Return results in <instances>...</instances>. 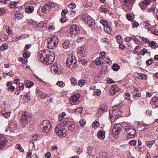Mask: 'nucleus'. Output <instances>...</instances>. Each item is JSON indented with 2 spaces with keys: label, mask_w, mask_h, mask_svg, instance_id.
Segmentation results:
<instances>
[{
  "label": "nucleus",
  "mask_w": 158,
  "mask_h": 158,
  "mask_svg": "<svg viewBox=\"0 0 158 158\" xmlns=\"http://www.w3.org/2000/svg\"><path fill=\"white\" fill-rule=\"evenodd\" d=\"M55 56L54 52L45 49L39 53L38 58L40 62L46 64H50L54 61L55 59Z\"/></svg>",
  "instance_id": "obj_1"
},
{
  "label": "nucleus",
  "mask_w": 158,
  "mask_h": 158,
  "mask_svg": "<svg viewBox=\"0 0 158 158\" xmlns=\"http://www.w3.org/2000/svg\"><path fill=\"white\" fill-rule=\"evenodd\" d=\"M122 104H119L113 107L111 111H109L110 118L112 120H115L118 118L119 116L121 115V112L120 110Z\"/></svg>",
  "instance_id": "obj_2"
},
{
  "label": "nucleus",
  "mask_w": 158,
  "mask_h": 158,
  "mask_svg": "<svg viewBox=\"0 0 158 158\" xmlns=\"http://www.w3.org/2000/svg\"><path fill=\"white\" fill-rule=\"evenodd\" d=\"M52 127V124L48 120L44 121L40 126V131L46 133H49L51 131Z\"/></svg>",
  "instance_id": "obj_3"
},
{
  "label": "nucleus",
  "mask_w": 158,
  "mask_h": 158,
  "mask_svg": "<svg viewBox=\"0 0 158 158\" xmlns=\"http://www.w3.org/2000/svg\"><path fill=\"white\" fill-rule=\"evenodd\" d=\"M80 31V28L78 25L76 24L72 25L68 30V36L72 38H74L75 37L76 35L79 33Z\"/></svg>",
  "instance_id": "obj_4"
},
{
  "label": "nucleus",
  "mask_w": 158,
  "mask_h": 158,
  "mask_svg": "<svg viewBox=\"0 0 158 158\" xmlns=\"http://www.w3.org/2000/svg\"><path fill=\"white\" fill-rule=\"evenodd\" d=\"M55 131L60 138L65 137L68 133L67 129L61 124L56 126L55 128Z\"/></svg>",
  "instance_id": "obj_5"
},
{
  "label": "nucleus",
  "mask_w": 158,
  "mask_h": 158,
  "mask_svg": "<svg viewBox=\"0 0 158 158\" xmlns=\"http://www.w3.org/2000/svg\"><path fill=\"white\" fill-rule=\"evenodd\" d=\"M48 47L49 49H53L56 47L59 42L58 37L57 36H53L48 40Z\"/></svg>",
  "instance_id": "obj_6"
},
{
  "label": "nucleus",
  "mask_w": 158,
  "mask_h": 158,
  "mask_svg": "<svg viewBox=\"0 0 158 158\" xmlns=\"http://www.w3.org/2000/svg\"><path fill=\"white\" fill-rule=\"evenodd\" d=\"M77 61L76 57L72 55L68 56L66 62V64L67 67L70 68H73L76 66Z\"/></svg>",
  "instance_id": "obj_7"
},
{
  "label": "nucleus",
  "mask_w": 158,
  "mask_h": 158,
  "mask_svg": "<svg viewBox=\"0 0 158 158\" xmlns=\"http://www.w3.org/2000/svg\"><path fill=\"white\" fill-rule=\"evenodd\" d=\"M31 116L26 112L23 113L20 119L21 124L22 126L25 127L30 123Z\"/></svg>",
  "instance_id": "obj_8"
},
{
  "label": "nucleus",
  "mask_w": 158,
  "mask_h": 158,
  "mask_svg": "<svg viewBox=\"0 0 158 158\" xmlns=\"http://www.w3.org/2000/svg\"><path fill=\"white\" fill-rule=\"evenodd\" d=\"M123 126L120 123L115 124L112 130V133L116 139L118 138Z\"/></svg>",
  "instance_id": "obj_9"
},
{
  "label": "nucleus",
  "mask_w": 158,
  "mask_h": 158,
  "mask_svg": "<svg viewBox=\"0 0 158 158\" xmlns=\"http://www.w3.org/2000/svg\"><path fill=\"white\" fill-rule=\"evenodd\" d=\"M83 21L91 28H92L95 25V21L94 19L92 17L88 15H86L84 16Z\"/></svg>",
  "instance_id": "obj_10"
},
{
  "label": "nucleus",
  "mask_w": 158,
  "mask_h": 158,
  "mask_svg": "<svg viewBox=\"0 0 158 158\" xmlns=\"http://www.w3.org/2000/svg\"><path fill=\"white\" fill-rule=\"evenodd\" d=\"M67 120H64L63 121V124L67 127L69 131H73L75 128V125L74 123L71 121V119L69 118Z\"/></svg>",
  "instance_id": "obj_11"
},
{
  "label": "nucleus",
  "mask_w": 158,
  "mask_h": 158,
  "mask_svg": "<svg viewBox=\"0 0 158 158\" xmlns=\"http://www.w3.org/2000/svg\"><path fill=\"white\" fill-rule=\"evenodd\" d=\"M81 95L78 93H77L72 97L70 99V101L72 105H77L80 102Z\"/></svg>",
  "instance_id": "obj_12"
},
{
  "label": "nucleus",
  "mask_w": 158,
  "mask_h": 158,
  "mask_svg": "<svg viewBox=\"0 0 158 158\" xmlns=\"http://www.w3.org/2000/svg\"><path fill=\"white\" fill-rule=\"evenodd\" d=\"M87 51L84 46L79 47L77 49V56L78 57H85L86 56Z\"/></svg>",
  "instance_id": "obj_13"
},
{
  "label": "nucleus",
  "mask_w": 158,
  "mask_h": 158,
  "mask_svg": "<svg viewBox=\"0 0 158 158\" xmlns=\"http://www.w3.org/2000/svg\"><path fill=\"white\" fill-rule=\"evenodd\" d=\"M125 131L128 134V137H133L136 134V131L133 129L131 128L129 126H126L124 127Z\"/></svg>",
  "instance_id": "obj_14"
},
{
  "label": "nucleus",
  "mask_w": 158,
  "mask_h": 158,
  "mask_svg": "<svg viewBox=\"0 0 158 158\" xmlns=\"http://www.w3.org/2000/svg\"><path fill=\"white\" fill-rule=\"evenodd\" d=\"M122 4L130 9L132 7V4L134 3L135 0H119Z\"/></svg>",
  "instance_id": "obj_15"
},
{
  "label": "nucleus",
  "mask_w": 158,
  "mask_h": 158,
  "mask_svg": "<svg viewBox=\"0 0 158 158\" xmlns=\"http://www.w3.org/2000/svg\"><path fill=\"white\" fill-rule=\"evenodd\" d=\"M120 90L117 85H112L110 89V94L111 95H113Z\"/></svg>",
  "instance_id": "obj_16"
},
{
  "label": "nucleus",
  "mask_w": 158,
  "mask_h": 158,
  "mask_svg": "<svg viewBox=\"0 0 158 158\" xmlns=\"http://www.w3.org/2000/svg\"><path fill=\"white\" fill-rule=\"evenodd\" d=\"M107 108L105 104L102 105L99 107L98 111L97 116L99 117L100 115L102 114L104 112L107 111Z\"/></svg>",
  "instance_id": "obj_17"
},
{
  "label": "nucleus",
  "mask_w": 158,
  "mask_h": 158,
  "mask_svg": "<svg viewBox=\"0 0 158 158\" xmlns=\"http://www.w3.org/2000/svg\"><path fill=\"white\" fill-rule=\"evenodd\" d=\"M17 122L15 120H13L9 124V126L8 128L6 130V131H8V130L10 131H13L15 130L17 127Z\"/></svg>",
  "instance_id": "obj_18"
},
{
  "label": "nucleus",
  "mask_w": 158,
  "mask_h": 158,
  "mask_svg": "<svg viewBox=\"0 0 158 158\" xmlns=\"http://www.w3.org/2000/svg\"><path fill=\"white\" fill-rule=\"evenodd\" d=\"M7 139L2 135H0V150L3 148L6 145Z\"/></svg>",
  "instance_id": "obj_19"
},
{
  "label": "nucleus",
  "mask_w": 158,
  "mask_h": 158,
  "mask_svg": "<svg viewBox=\"0 0 158 158\" xmlns=\"http://www.w3.org/2000/svg\"><path fill=\"white\" fill-rule=\"evenodd\" d=\"M47 28L46 24L43 22L39 23L37 26V29L38 31L44 30Z\"/></svg>",
  "instance_id": "obj_20"
},
{
  "label": "nucleus",
  "mask_w": 158,
  "mask_h": 158,
  "mask_svg": "<svg viewBox=\"0 0 158 158\" xmlns=\"http://www.w3.org/2000/svg\"><path fill=\"white\" fill-rule=\"evenodd\" d=\"M51 69L54 71L55 73L58 74L60 71V65H58L56 64H54L51 67Z\"/></svg>",
  "instance_id": "obj_21"
},
{
  "label": "nucleus",
  "mask_w": 158,
  "mask_h": 158,
  "mask_svg": "<svg viewBox=\"0 0 158 158\" xmlns=\"http://www.w3.org/2000/svg\"><path fill=\"white\" fill-rule=\"evenodd\" d=\"M96 152V148L91 146L89 147L88 148V153L90 156L94 155Z\"/></svg>",
  "instance_id": "obj_22"
},
{
  "label": "nucleus",
  "mask_w": 158,
  "mask_h": 158,
  "mask_svg": "<svg viewBox=\"0 0 158 158\" xmlns=\"http://www.w3.org/2000/svg\"><path fill=\"white\" fill-rule=\"evenodd\" d=\"M152 107L155 108L158 107V98L157 97H154L152 100Z\"/></svg>",
  "instance_id": "obj_23"
},
{
  "label": "nucleus",
  "mask_w": 158,
  "mask_h": 158,
  "mask_svg": "<svg viewBox=\"0 0 158 158\" xmlns=\"http://www.w3.org/2000/svg\"><path fill=\"white\" fill-rule=\"evenodd\" d=\"M98 137L100 139H103L105 137V132L104 131L100 130L97 134Z\"/></svg>",
  "instance_id": "obj_24"
},
{
  "label": "nucleus",
  "mask_w": 158,
  "mask_h": 158,
  "mask_svg": "<svg viewBox=\"0 0 158 158\" xmlns=\"http://www.w3.org/2000/svg\"><path fill=\"white\" fill-rule=\"evenodd\" d=\"M90 79L89 78L87 77L86 80H80L78 82L79 85L81 87L84 85L86 81H89Z\"/></svg>",
  "instance_id": "obj_25"
},
{
  "label": "nucleus",
  "mask_w": 158,
  "mask_h": 158,
  "mask_svg": "<svg viewBox=\"0 0 158 158\" xmlns=\"http://www.w3.org/2000/svg\"><path fill=\"white\" fill-rule=\"evenodd\" d=\"M34 10V7L33 6H28L25 8V11L27 13H31Z\"/></svg>",
  "instance_id": "obj_26"
},
{
  "label": "nucleus",
  "mask_w": 158,
  "mask_h": 158,
  "mask_svg": "<svg viewBox=\"0 0 158 158\" xmlns=\"http://www.w3.org/2000/svg\"><path fill=\"white\" fill-rule=\"evenodd\" d=\"M36 93L40 97L44 98L46 97V95L44 94L43 92L39 89H38L36 91Z\"/></svg>",
  "instance_id": "obj_27"
},
{
  "label": "nucleus",
  "mask_w": 158,
  "mask_h": 158,
  "mask_svg": "<svg viewBox=\"0 0 158 158\" xmlns=\"http://www.w3.org/2000/svg\"><path fill=\"white\" fill-rule=\"evenodd\" d=\"M23 14L19 12H17L15 14V19L19 20L23 18Z\"/></svg>",
  "instance_id": "obj_28"
},
{
  "label": "nucleus",
  "mask_w": 158,
  "mask_h": 158,
  "mask_svg": "<svg viewBox=\"0 0 158 158\" xmlns=\"http://www.w3.org/2000/svg\"><path fill=\"white\" fill-rule=\"evenodd\" d=\"M70 45H71V44L69 40L64 42L62 45L63 47L65 49L68 48Z\"/></svg>",
  "instance_id": "obj_29"
},
{
  "label": "nucleus",
  "mask_w": 158,
  "mask_h": 158,
  "mask_svg": "<svg viewBox=\"0 0 158 158\" xmlns=\"http://www.w3.org/2000/svg\"><path fill=\"white\" fill-rule=\"evenodd\" d=\"M149 45L153 49H155L158 47V45L154 41H152L149 43Z\"/></svg>",
  "instance_id": "obj_30"
},
{
  "label": "nucleus",
  "mask_w": 158,
  "mask_h": 158,
  "mask_svg": "<svg viewBox=\"0 0 158 158\" xmlns=\"http://www.w3.org/2000/svg\"><path fill=\"white\" fill-rule=\"evenodd\" d=\"M18 3V2H10L9 6L10 8H14L16 7Z\"/></svg>",
  "instance_id": "obj_31"
},
{
  "label": "nucleus",
  "mask_w": 158,
  "mask_h": 158,
  "mask_svg": "<svg viewBox=\"0 0 158 158\" xmlns=\"http://www.w3.org/2000/svg\"><path fill=\"white\" fill-rule=\"evenodd\" d=\"M25 83L27 87H30L33 85V82L29 80H27L25 82Z\"/></svg>",
  "instance_id": "obj_32"
},
{
  "label": "nucleus",
  "mask_w": 158,
  "mask_h": 158,
  "mask_svg": "<svg viewBox=\"0 0 158 158\" xmlns=\"http://www.w3.org/2000/svg\"><path fill=\"white\" fill-rule=\"evenodd\" d=\"M133 98L135 100H138L139 99L141 98V94L140 93L138 92L133 95Z\"/></svg>",
  "instance_id": "obj_33"
},
{
  "label": "nucleus",
  "mask_w": 158,
  "mask_h": 158,
  "mask_svg": "<svg viewBox=\"0 0 158 158\" xmlns=\"http://www.w3.org/2000/svg\"><path fill=\"white\" fill-rule=\"evenodd\" d=\"M103 58H101V57H97L95 60V64L97 65H100L102 63V60Z\"/></svg>",
  "instance_id": "obj_34"
},
{
  "label": "nucleus",
  "mask_w": 158,
  "mask_h": 158,
  "mask_svg": "<svg viewBox=\"0 0 158 158\" xmlns=\"http://www.w3.org/2000/svg\"><path fill=\"white\" fill-rule=\"evenodd\" d=\"M99 10L101 12H103L105 13L108 12L109 11V10H108L107 8H106L105 6H102L100 7Z\"/></svg>",
  "instance_id": "obj_35"
},
{
  "label": "nucleus",
  "mask_w": 158,
  "mask_h": 158,
  "mask_svg": "<svg viewBox=\"0 0 158 158\" xmlns=\"http://www.w3.org/2000/svg\"><path fill=\"white\" fill-rule=\"evenodd\" d=\"M155 143V141L153 140L149 141H146L145 144L149 147H151Z\"/></svg>",
  "instance_id": "obj_36"
},
{
  "label": "nucleus",
  "mask_w": 158,
  "mask_h": 158,
  "mask_svg": "<svg viewBox=\"0 0 158 158\" xmlns=\"http://www.w3.org/2000/svg\"><path fill=\"white\" fill-rule=\"evenodd\" d=\"M112 69L114 71H117L120 69V66L118 64H114L112 66Z\"/></svg>",
  "instance_id": "obj_37"
},
{
  "label": "nucleus",
  "mask_w": 158,
  "mask_h": 158,
  "mask_svg": "<svg viewBox=\"0 0 158 158\" xmlns=\"http://www.w3.org/2000/svg\"><path fill=\"white\" fill-rule=\"evenodd\" d=\"M116 41L119 44H122V43L123 39L121 38V35H118L116 37Z\"/></svg>",
  "instance_id": "obj_38"
},
{
  "label": "nucleus",
  "mask_w": 158,
  "mask_h": 158,
  "mask_svg": "<svg viewBox=\"0 0 158 158\" xmlns=\"http://www.w3.org/2000/svg\"><path fill=\"white\" fill-rule=\"evenodd\" d=\"M137 78L139 79L140 80H145L147 78V76L143 74H140L137 76Z\"/></svg>",
  "instance_id": "obj_39"
},
{
  "label": "nucleus",
  "mask_w": 158,
  "mask_h": 158,
  "mask_svg": "<svg viewBox=\"0 0 158 158\" xmlns=\"http://www.w3.org/2000/svg\"><path fill=\"white\" fill-rule=\"evenodd\" d=\"M56 84L58 86L62 88L64 87L65 85V83L62 81H58Z\"/></svg>",
  "instance_id": "obj_40"
},
{
  "label": "nucleus",
  "mask_w": 158,
  "mask_h": 158,
  "mask_svg": "<svg viewBox=\"0 0 158 158\" xmlns=\"http://www.w3.org/2000/svg\"><path fill=\"white\" fill-rule=\"evenodd\" d=\"M100 23L102 24L104 27H106V26L108 25V22L106 20H105L104 19L101 20L100 21Z\"/></svg>",
  "instance_id": "obj_41"
},
{
  "label": "nucleus",
  "mask_w": 158,
  "mask_h": 158,
  "mask_svg": "<svg viewBox=\"0 0 158 158\" xmlns=\"http://www.w3.org/2000/svg\"><path fill=\"white\" fill-rule=\"evenodd\" d=\"M10 114H11L10 112H5V111H4L2 113V115L6 117L7 118H8L9 117H10Z\"/></svg>",
  "instance_id": "obj_42"
},
{
  "label": "nucleus",
  "mask_w": 158,
  "mask_h": 158,
  "mask_svg": "<svg viewBox=\"0 0 158 158\" xmlns=\"http://www.w3.org/2000/svg\"><path fill=\"white\" fill-rule=\"evenodd\" d=\"M6 30L8 34L11 37L13 35V34L12 33V31L10 29V27L8 26H6Z\"/></svg>",
  "instance_id": "obj_43"
},
{
  "label": "nucleus",
  "mask_w": 158,
  "mask_h": 158,
  "mask_svg": "<svg viewBox=\"0 0 158 158\" xmlns=\"http://www.w3.org/2000/svg\"><path fill=\"white\" fill-rule=\"evenodd\" d=\"M100 126L99 123L97 121H95L93 123L92 125V127L94 128H97L98 127Z\"/></svg>",
  "instance_id": "obj_44"
},
{
  "label": "nucleus",
  "mask_w": 158,
  "mask_h": 158,
  "mask_svg": "<svg viewBox=\"0 0 158 158\" xmlns=\"http://www.w3.org/2000/svg\"><path fill=\"white\" fill-rule=\"evenodd\" d=\"M24 88V85L23 83H20L17 87L18 90H22Z\"/></svg>",
  "instance_id": "obj_45"
},
{
  "label": "nucleus",
  "mask_w": 158,
  "mask_h": 158,
  "mask_svg": "<svg viewBox=\"0 0 158 158\" xmlns=\"http://www.w3.org/2000/svg\"><path fill=\"white\" fill-rule=\"evenodd\" d=\"M30 99L31 98L30 97L29 95L27 94L25 95L23 98V101L26 102H27L28 101H30Z\"/></svg>",
  "instance_id": "obj_46"
},
{
  "label": "nucleus",
  "mask_w": 158,
  "mask_h": 158,
  "mask_svg": "<svg viewBox=\"0 0 158 158\" xmlns=\"http://www.w3.org/2000/svg\"><path fill=\"white\" fill-rule=\"evenodd\" d=\"M79 123L80 124V126L81 127H83L86 124L85 119L83 118L81 119L80 120Z\"/></svg>",
  "instance_id": "obj_47"
},
{
  "label": "nucleus",
  "mask_w": 158,
  "mask_h": 158,
  "mask_svg": "<svg viewBox=\"0 0 158 158\" xmlns=\"http://www.w3.org/2000/svg\"><path fill=\"white\" fill-rule=\"evenodd\" d=\"M101 94V91L99 89H96L94 90V95H99Z\"/></svg>",
  "instance_id": "obj_48"
},
{
  "label": "nucleus",
  "mask_w": 158,
  "mask_h": 158,
  "mask_svg": "<svg viewBox=\"0 0 158 158\" xmlns=\"http://www.w3.org/2000/svg\"><path fill=\"white\" fill-rule=\"evenodd\" d=\"M30 55V52L29 51H26L24 52L23 56L25 58H28Z\"/></svg>",
  "instance_id": "obj_49"
},
{
  "label": "nucleus",
  "mask_w": 158,
  "mask_h": 158,
  "mask_svg": "<svg viewBox=\"0 0 158 158\" xmlns=\"http://www.w3.org/2000/svg\"><path fill=\"white\" fill-rule=\"evenodd\" d=\"M85 6L86 7H90L92 6V2L90 1H86L85 2Z\"/></svg>",
  "instance_id": "obj_50"
},
{
  "label": "nucleus",
  "mask_w": 158,
  "mask_h": 158,
  "mask_svg": "<svg viewBox=\"0 0 158 158\" xmlns=\"http://www.w3.org/2000/svg\"><path fill=\"white\" fill-rule=\"evenodd\" d=\"M104 30L108 33H110L112 31L111 27L108 25L105 27Z\"/></svg>",
  "instance_id": "obj_51"
},
{
  "label": "nucleus",
  "mask_w": 158,
  "mask_h": 158,
  "mask_svg": "<svg viewBox=\"0 0 158 158\" xmlns=\"http://www.w3.org/2000/svg\"><path fill=\"white\" fill-rule=\"evenodd\" d=\"M131 90L133 95L135 94L138 93L139 91V90L135 87L132 88Z\"/></svg>",
  "instance_id": "obj_52"
},
{
  "label": "nucleus",
  "mask_w": 158,
  "mask_h": 158,
  "mask_svg": "<svg viewBox=\"0 0 158 158\" xmlns=\"http://www.w3.org/2000/svg\"><path fill=\"white\" fill-rule=\"evenodd\" d=\"M70 81L71 84L74 85L77 84V81L76 79L73 77H72L70 78Z\"/></svg>",
  "instance_id": "obj_53"
},
{
  "label": "nucleus",
  "mask_w": 158,
  "mask_h": 158,
  "mask_svg": "<svg viewBox=\"0 0 158 158\" xmlns=\"http://www.w3.org/2000/svg\"><path fill=\"white\" fill-rule=\"evenodd\" d=\"M68 119H69V118L65 119V118H64V117H63V116H62V115H60V114H59L58 116V120L59 121H63H63H64V120H68Z\"/></svg>",
  "instance_id": "obj_54"
},
{
  "label": "nucleus",
  "mask_w": 158,
  "mask_h": 158,
  "mask_svg": "<svg viewBox=\"0 0 158 158\" xmlns=\"http://www.w3.org/2000/svg\"><path fill=\"white\" fill-rule=\"evenodd\" d=\"M18 60L19 61L22 62L24 64H26L27 62V59H24L22 57L19 58L18 59Z\"/></svg>",
  "instance_id": "obj_55"
},
{
  "label": "nucleus",
  "mask_w": 158,
  "mask_h": 158,
  "mask_svg": "<svg viewBox=\"0 0 158 158\" xmlns=\"http://www.w3.org/2000/svg\"><path fill=\"white\" fill-rule=\"evenodd\" d=\"M142 24L143 27H148L151 25L150 24L148 23L147 21H143Z\"/></svg>",
  "instance_id": "obj_56"
},
{
  "label": "nucleus",
  "mask_w": 158,
  "mask_h": 158,
  "mask_svg": "<svg viewBox=\"0 0 158 158\" xmlns=\"http://www.w3.org/2000/svg\"><path fill=\"white\" fill-rule=\"evenodd\" d=\"M15 147L16 148L19 150L20 152H23L24 151L23 149L21 147L20 144H17Z\"/></svg>",
  "instance_id": "obj_57"
},
{
  "label": "nucleus",
  "mask_w": 158,
  "mask_h": 158,
  "mask_svg": "<svg viewBox=\"0 0 158 158\" xmlns=\"http://www.w3.org/2000/svg\"><path fill=\"white\" fill-rule=\"evenodd\" d=\"M131 24L133 27H138L139 25L138 23L136 21H132L131 22Z\"/></svg>",
  "instance_id": "obj_58"
},
{
  "label": "nucleus",
  "mask_w": 158,
  "mask_h": 158,
  "mask_svg": "<svg viewBox=\"0 0 158 158\" xmlns=\"http://www.w3.org/2000/svg\"><path fill=\"white\" fill-rule=\"evenodd\" d=\"M68 10L67 9H64L62 11L61 15L63 17H64L66 14L68 13Z\"/></svg>",
  "instance_id": "obj_59"
},
{
  "label": "nucleus",
  "mask_w": 158,
  "mask_h": 158,
  "mask_svg": "<svg viewBox=\"0 0 158 158\" xmlns=\"http://www.w3.org/2000/svg\"><path fill=\"white\" fill-rule=\"evenodd\" d=\"M124 97L125 99L127 100H129L130 98V94L128 93H126L124 94Z\"/></svg>",
  "instance_id": "obj_60"
},
{
  "label": "nucleus",
  "mask_w": 158,
  "mask_h": 158,
  "mask_svg": "<svg viewBox=\"0 0 158 158\" xmlns=\"http://www.w3.org/2000/svg\"><path fill=\"white\" fill-rule=\"evenodd\" d=\"M136 140L133 139L130 141L129 143L131 146H135L136 144Z\"/></svg>",
  "instance_id": "obj_61"
},
{
  "label": "nucleus",
  "mask_w": 158,
  "mask_h": 158,
  "mask_svg": "<svg viewBox=\"0 0 158 158\" xmlns=\"http://www.w3.org/2000/svg\"><path fill=\"white\" fill-rule=\"evenodd\" d=\"M154 61V60L153 59H151L148 60L146 61L147 64L148 65H150Z\"/></svg>",
  "instance_id": "obj_62"
},
{
  "label": "nucleus",
  "mask_w": 158,
  "mask_h": 158,
  "mask_svg": "<svg viewBox=\"0 0 158 158\" xmlns=\"http://www.w3.org/2000/svg\"><path fill=\"white\" fill-rule=\"evenodd\" d=\"M102 41L106 44H108L110 42V40L109 39L106 38H103L102 39Z\"/></svg>",
  "instance_id": "obj_63"
},
{
  "label": "nucleus",
  "mask_w": 158,
  "mask_h": 158,
  "mask_svg": "<svg viewBox=\"0 0 158 158\" xmlns=\"http://www.w3.org/2000/svg\"><path fill=\"white\" fill-rule=\"evenodd\" d=\"M147 52V51L145 48L142 49L140 52V54L142 55H144Z\"/></svg>",
  "instance_id": "obj_64"
}]
</instances>
